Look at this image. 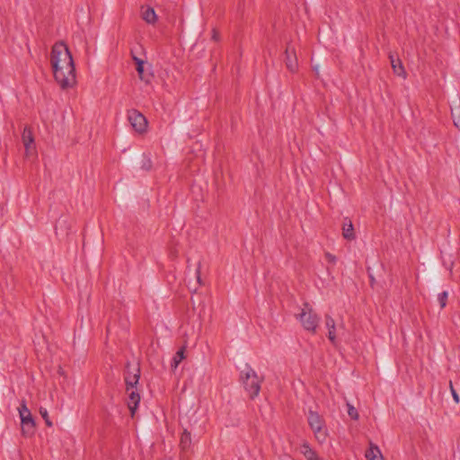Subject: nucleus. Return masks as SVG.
Segmentation results:
<instances>
[{
	"mask_svg": "<svg viewBox=\"0 0 460 460\" xmlns=\"http://www.w3.org/2000/svg\"><path fill=\"white\" fill-rule=\"evenodd\" d=\"M50 63L55 80L62 89L75 84V68L72 54L63 42L54 44L51 50Z\"/></svg>",
	"mask_w": 460,
	"mask_h": 460,
	"instance_id": "obj_1",
	"label": "nucleus"
},
{
	"mask_svg": "<svg viewBox=\"0 0 460 460\" xmlns=\"http://www.w3.org/2000/svg\"><path fill=\"white\" fill-rule=\"evenodd\" d=\"M240 380L251 399L259 395L262 380L249 365H246L245 368L241 371Z\"/></svg>",
	"mask_w": 460,
	"mask_h": 460,
	"instance_id": "obj_2",
	"label": "nucleus"
},
{
	"mask_svg": "<svg viewBox=\"0 0 460 460\" xmlns=\"http://www.w3.org/2000/svg\"><path fill=\"white\" fill-rule=\"evenodd\" d=\"M296 317L300 321L305 330L311 332L312 333L316 332V329L320 322V317L308 303L304 304L301 312L297 314Z\"/></svg>",
	"mask_w": 460,
	"mask_h": 460,
	"instance_id": "obj_3",
	"label": "nucleus"
},
{
	"mask_svg": "<svg viewBox=\"0 0 460 460\" xmlns=\"http://www.w3.org/2000/svg\"><path fill=\"white\" fill-rule=\"evenodd\" d=\"M307 421L316 439L320 442H324L328 433L323 418L317 411L310 410L307 415Z\"/></svg>",
	"mask_w": 460,
	"mask_h": 460,
	"instance_id": "obj_4",
	"label": "nucleus"
},
{
	"mask_svg": "<svg viewBox=\"0 0 460 460\" xmlns=\"http://www.w3.org/2000/svg\"><path fill=\"white\" fill-rule=\"evenodd\" d=\"M18 410L21 418L22 434L24 436L33 435L35 431V421L24 401L22 402Z\"/></svg>",
	"mask_w": 460,
	"mask_h": 460,
	"instance_id": "obj_5",
	"label": "nucleus"
},
{
	"mask_svg": "<svg viewBox=\"0 0 460 460\" xmlns=\"http://www.w3.org/2000/svg\"><path fill=\"white\" fill-rule=\"evenodd\" d=\"M128 119L132 128L137 133H144L146 131L147 120L146 117L137 110H130L128 111Z\"/></svg>",
	"mask_w": 460,
	"mask_h": 460,
	"instance_id": "obj_6",
	"label": "nucleus"
},
{
	"mask_svg": "<svg viewBox=\"0 0 460 460\" xmlns=\"http://www.w3.org/2000/svg\"><path fill=\"white\" fill-rule=\"evenodd\" d=\"M140 378V367L138 365L132 366L129 362L126 365V372H125V383L127 386V391L129 392L130 389H134L136 385L138 384Z\"/></svg>",
	"mask_w": 460,
	"mask_h": 460,
	"instance_id": "obj_7",
	"label": "nucleus"
},
{
	"mask_svg": "<svg viewBox=\"0 0 460 460\" xmlns=\"http://www.w3.org/2000/svg\"><path fill=\"white\" fill-rule=\"evenodd\" d=\"M285 63L290 72H295L298 67L295 49L290 44L287 46L285 50Z\"/></svg>",
	"mask_w": 460,
	"mask_h": 460,
	"instance_id": "obj_8",
	"label": "nucleus"
},
{
	"mask_svg": "<svg viewBox=\"0 0 460 460\" xmlns=\"http://www.w3.org/2000/svg\"><path fill=\"white\" fill-rule=\"evenodd\" d=\"M134 62L137 66L136 69L138 74L139 79L145 82L146 84H150L153 78V74L145 72L144 65L146 63V60L138 58L137 56H134Z\"/></svg>",
	"mask_w": 460,
	"mask_h": 460,
	"instance_id": "obj_9",
	"label": "nucleus"
},
{
	"mask_svg": "<svg viewBox=\"0 0 460 460\" xmlns=\"http://www.w3.org/2000/svg\"><path fill=\"white\" fill-rule=\"evenodd\" d=\"M389 59L391 66L393 68V72L400 77L406 78L407 74L402 63V60L396 55H394L392 53H390L389 55Z\"/></svg>",
	"mask_w": 460,
	"mask_h": 460,
	"instance_id": "obj_10",
	"label": "nucleus"
},
{
	"mask_svg": "<svg viewBox=\"0 0 460 460\" xmlns=\"http://www.w3.org/2000/svg\"><path fill=\"white\" fill-rule=\"evenodd\" d=\"M130 390L131 391L128 394V407L130 411L131 416H134L140 402V395L137 391H134L133 389Z\"/></svg>",
	"mask_w": 460,
	"mask_h": 460,
	"instance_id": "obj_11",
	"label": "nucleus"
},
{
	"mask_svg": "<svg viewBox=\"0 0 460 460\" xmlns=\"http://www.w3.org/2000/svg\"><path fill=\"white\" fill-rule=\"evenodd\" d=\"M342 236L349 241L356 237L352 222L348 218H345L342 224Z\"/></svg>",
	"mask_w": 460,
	"mask_h": 460,
	"instance_id": "obj_12",
	"label": "nucleus"
},
{
	"mask_svg": "<svg viewBox=\"0 0 460 460\" xmlns=\"http://www.w3.org/2000/svg\"><path fill=\"white\" fill-rule=\"evenodd\" d=\"M325 325H326L327 329L329 330L328 339L330 340V341L332 344H335L336 343L335 322H334L333 318L331 317L330 315L325 316Z\"/></svg>",
	"mask_w": 460,
	"mask_h": 460,
	"instance_id": "obj_13",
	"label": "nucleus"
},
{
	"mask_svg": "<svg viewBox=\"0 0 460 460\" xmlns=\"http://www.w3.org/2000/svg\"><path fill=\"white\" fill-rule=\"evenodd\" d=\"M22 140L25 149L27 151H29L34 143V137L32 135V131L31 130L30 128H28V127L24 128L23 132L22 134Z\"/></svg>",
	"mask_w": 460,
	"mask_h": 460,
	"instance_id": "obj_14",
	"label": "nucleus"
},
{
	"mask_svg": "<svg viewBox=\"0 0 460 460\" xmlns=\"http://www.w3.org/2000/svg\"><path fill=\"white\" fill-rule=\"evenodd\" d=\"M301 453L305 457V460H320L316 452L307 443L302 445Z\"/></svg>",
	"mask_w": 460,
	"mask_h": 460,
	"instance_id": "obj_15",
	"label": "nucleus"
},
{
	"mask_svg": "<svg viewBox=\"0 0 460 460\" xmlns=\"http://www.w3.org/2000/svg\"><path fill=\"white\" fill-rule=\"evenodd\" d=\"M142 18L145 20L147 23H155L157 20V15L152 7H147L142 12Z\"/></svg>",
	"mask_w": 460,
	"mask_h": 460,
	"instance_id": "obj_16",
	"label": "nucleus"
},
{
	"mask_svg": "<svg viewBox=\"0 0 460 460\" xmlns=\"http://www.w3.org/2000/svg\"><path fill=\"white\" fill-rule=\"evenodd\" d=\"M366 457L368 460H384L378 447L372 444L369 450L366 452Z\"/></svg>",
	"mask_w": 460,
	"mask_h": 460,
	"instance_id": "obj_17",
	"label": "nucleus"
},
{
	"mask_svg": "<svg viewBox=\"0 0 460 460\" xmlns=\"http://www.w3.org/2000/svg\"><path fill=\"white\" fill-rule=\"evenodd\" d=\"M451 115L454 125L460 129V99L454 107H451Z\"/></svg>",
	"mask_w": 460,
	"mask_h": 460,
	"instance_id": "obj_18",
	"label": "nucleus"
},
{
	"mask_svg": "<svg viewBox=\"0 0 460 460\" xmlns=\"http://www.w3.org/2000/svg\"><path fill=\"white\" fill-rule=\"evenodd\" d=\"M191 444V436L186 429L182 432L180 440V446L183 450L188 449Z\"/></svg>",
	"mask_w": 460,
	"mask_h": 460,
	"instance_id": "obj_19",
	"label": "nucleus"
},
{
	"mask_svg": "<svg viewBox=\"0 0 460 460\" xmlns=\"http://www.w3.org/2000/svg\"><path fill=\"white\" fill-rule=\"evenodd\" d=\"M184 348H181L174 355L171 363V367L172 370H175L178 367L181 361L184 358Z\"/></svg>",
	"mask_w": 460,
	"mask_h": 460,
	"instance_id": "obj_20",
	"label": "nucleus"
},
{
	"mask_svg": "<svg viewBox=\"0 0 460 460\" xmlns=\"http://www.w3.org/2000/svg\"><path fill=\"white\" fill-rule=\"evenodd\" d=\"M348 406V414L352 420H358V412L357 409L351 405L350 403H347Z\"/></svg>",
	"mask_w": 460,
	"mask_h": 460,
	"instance_id": "obj_21",
	"label": "nucleus"
},
{
	"mask_svg": "<svg viewBox=\"0 0 460 460\" xmlns=\"http://www.w3.org/2000/svg\"><path fill=\"white\" fill-rule=\"evenodd\" d=\"M40 414L41 415L42 419L45 420L46 425L49 427H52L53 424L49 417L47 409L41 407L40 409Z\"/></svg>",
	"mask_w": 460,
	"mask_h": 460,
	"instance_id": "obj_22",
	"label": "nucleus"
},
{
	"mask_svg": "<svg viewBox=\"0 0 460 460\" xmlns=\"http://www.w3.org/2000/svg\"><path fill=\"white\" fill-rule=\"evenodd\" d=\"M438 303L440 305V307L444 308L447 305V291H443V292L439 293L438 296Z\"/></svg>",
	"mask_w": 460,
	"mask_h": 460,
	"instance_id": "obj_23",
	"label": "nucleus"
},
{
	"mask_svg": "<svg viewBox=\"0 0 460 460\" xmlns=\"http://www.w3.org/2000/svg\"><path fill=\"white\" fill-rule=\"evenodd\" d=\"M449 388H450V392L452 394V396H453V399L455 401L456 403H458L460 399H459V395L458 394L456 393V391L455 390L454 386H453V383L452 381L449 382Z\"/></svg>",
	"mask_w": 460,
	"mask_h": 460,
	"instance_id": "obj_24",
	"label": "nucleus"
},
{
	"mask_svg": "<svg viewBox=\"0 0 460 460\" xmlns=\"http://www.w3.org/2000/svg\"><path fill=\"white\" fill-rule=\"evenodd\" d=\"M325 258H326L327 261L332 264H335L337 261L336 256L328 252H325Z\"/></svg>",
	"mask_w": 460,
	"mask_h": 460,
	"instance_id": "obj_25",
	"label": "nucleus"
},
{
	"mask_svg": "<svg viewBox=\"0 0 460 460\" xmlns=\"http://www.w3.org/2000/svg\"><path fill=\"white\" fill-rule=\"evenodd\" d=\"M212 39H213L214 40H218V39H219L218 32H217L215 29L213 30Z\"/></svg>",
	"mask_w": 460,
	"mask_h": 460,
	"instance_id": "obj_26",
	"label": "nucleus"
},
{
	"mask_svg": "<svg viewBox=\"0 0 460 460\" xmlns=\"http://www.w3.org/2000/svg\"><path fill=\"white\" fill-rule=\"evenodd\" d=\"M131 57H132V59L134 60V56H137V50L136 49H131Z\"/></svg>",
	"mask_w": 460,
	"mask_h": 460,
	"instance_id": "obj_27",
	"label": "nucleus"
},
{
	"mask_svg": "<svg viewBox=\"0 0 460 460\" xmlns=\"http://www.w3.org/2000/svg\"><path fill=\"white\" fill-rule=\"evenodd\" d=\"M197 278H198V281L199 282V281H200V277H199V267L197 269Z\"/></svg>",
	"mask_w": 460,
	"mask_h": 460,
	"instance_id": "obj_28",
	"label": "nucleus"
}]
</instances>
